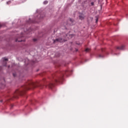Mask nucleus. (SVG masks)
Listing matches in <instances>:
<instances>
[{"instance_id": "1", "label": "nucleus", "mask_w": 128, "mask_h": 128, "mask_svg": "<svg viewBox=\"0 0 128 128\" xmlns=\"http://www.w3.org/2000/svg\"><path fill=\"white\" fill-rule=\"evenodd\" d=\"M70 71L68 70L62 71L60 72L58 75H54V76H53L54 80L52 82H48L47 85L45 86L52 89L54 86V84H58V82L62 84V81L60 80H64V74L68 76V74H70Z\"/></svg>"}, {"instance_id": "2", "label": "nucleus", "mask_w": 128, "mask_h": 128, "mask_svg": "<svg viewBox=\"0 0 128 128\" xmlns=\"http://www.w3.org/2000/svg\"><path fill=\"white\" fill-rule=\"evenodd\" d=\"M32 86L34 88H36V86H40L42 88V84L38 82L37 83L32 82Z\"/></svg>"}, {"instance_id": "3", "label": "nucleus", "mask_w": 128, "mask_h": 128, "mask_svg": "<svg viewBox=\"0 0 128 128\" xmlns=\"http://www.w3.org/2000/svg\"><path fill=\"white\" fill-rule=\"evenodd\" d=\"M54 43L56 44V42H64V39L62 38H58L56 40H54Z\"/></svg>"}, {"instance_id": "4", "label": "nucleus", "mask_w": 128, "mask_h": 128, "mask_svg": "<svg viewBox=\"0 0 128 128\" xmlns=\"http://www.w3.org/2000/svg\"><path fill=\"white\" fill-rule=\"evenodd\" d=\"M126 48V46L124 45H122V46H118L116 48V49L117 50H124V48Z\"/></svg>"}, {"instance_id": "5", "label": "nucleus", "mask_w": 128, "mask_h": 128, "mask_svg": "<svg viewBox=\"0 0 128 128\" xmlns=\"http://www.w3.org/2000/svg\"><path fill=\"white\" fill-rule=\"evenodd\" d=\"M79 18H80V20H82L84 19V16L82 15H80L79 16Z\"/></svg>"}, {"instance_id": "6", "label": "nucleus", "mask_w": 128, "mask_h": 128, "mask_svg": "<svg viewBox=\"0 0 128 128\" xmlns=\"http://www.w3.org/2000/svg\"><path fill=\"white\" fill-rule=\"evenodd\" d=\"M15 42H26V40H18V39H16Z\"/></svg>"}, {"instance_id": "7", "label": "nucleus", "mask_w": 128, "mask_h": 128, "mask_svg": "<svg viewBox=\"0 0 128 128\" xmlns=\"http://www.w3.org/2000/svg\"><path fill=\"white\" fill-rule=\"evenodd\" d=\"M3 59V62H8V59L6 58H2Z\"/></svg>"}, {"instance_id": "8", "label": "nucleus", "mask_w": 128, "mask_h": 128, "mask_svg": "<svg viewBox=\"0 0 128 128\" xmlns=\"http://www.w3.org/2000/svg\"><path fill=\"white\" fill-rule=\"evenodd\" d=\"M104 55H102V54H99L98 56V58H104Z\"/></svg>"}, {"instance_id": "9", "label": "nucleus", "mask_w": 128, "mask_h": 128, "mask_svg": "<svg viewBox=\"0 0 128 128\" xmlns=\"http://www.w3.org/2000/svg\"><path fill=\"white\" fill-rule=\"evenodd\" d=\"M48 0H46L44 2V4H48Z\"/></svg>"}, {"instance_id": "10", "label": "nucleus", "mask_w": 128, "mask_h": 128, "mask_svg": "<svg viewBox=\"0 0 128 128\" xmlns=\"http://www.w3.org/2000/svg\"><path fill=\"white\" fill-rule=\"evenodd\" d=\"M11 3H12V1H10V0H9L6 2L7 4H11Z\"/></svg>"}, {"instance_id": "11", "label": "nucleus", "mask_w": 128, "mask_h": 128, "mask_svg": "<svg viewBox=\"0 0 128 128\" xmlns=\"http://www.w3.org/2000/svg\"><path fill=\"white\" fill-rule=\"evenodd\" d=\"M70 22L72 23V22H74V20L72 19V18H70Z\"/></svg>"}, {"instance_id": "12", "label": "nucleus", "mask_w": 128, "mask_h": 128, "mask_svg": "<svg viewBox=\"0 0 128 128\" xmlns=\"http://www.w3.org/2000/svg\"><path fill=\"white\" fill-rule=\"evenodd\" d=\"M91 6H94V2H91Z\"/></svg>"}, {"instance_id": "13", "label": "nucleus", "mask_w": 128, "mask_h": 128, "mask_svg": "<svg viewBox=\"0 0 128 128\" xmlns=\"http://www.w3.org/2000/svg\"><path fill=\"white\" fill-rule=\"evenodd\" d=\"M88 50H90V48H87L85 50V52H88Z\"/></svg>"}, {"instance_id": "14", "label": "nucleus", "mask_w": 128, "mask_h": 128, "mask_svg": "<svg viewBox=\"0 0 128 128\" xmlns=\"http://www.w3.org/2000/svg\"><path fill=\"white\" fill-rule=\"evenodd\" d=\"M13 76H14V78H16V73H14L13 74Z\"/></svg>"}, {"instance_id": "15", "label": "nucleus", "mask_w": 128, "mask_h": 128, "mask_svg": "<svg viewBox=\"0 0 128 128\" xmlns=\"http://www.w3.org/2000/svg\"><path fill=\"white\" fill-rule=\"evenodd\" d=\"M98 22V18H96V22Z\"/></svg>"}, {"instance_id": "16", "label": "nucleus", "mask_w": 128, "mask_h": 128, "mask_svg": "<svg viewBox=\"0 0 128 128\" xmlns=\"http://www.w3.org/2000/svg\"><path fill=\"white\" fill-rule=\"evenodd\" d=\"M14 108V104H11V108Z\"/></svg>"}, {"instance_id": "17", "label": "nucleus", "mask_w": 128, "mask_h": 128, "mask_svg": "<svg viewBox=\"0 0 128 128\" xmlns=\"http://www.w3.org/2000/svg\"><path fill=\"white\" fill-rule=\"evenodd\" d=\"M6 64L4 65V66H6V62H5Z\"/></svg>"}, {"instance_id": "18", "label": "nucleus", "mask_w": 128, "mask_h": 128, "mask_svg": "<svg viewBox=\"0 0 128 128\" xmlns=\"http://www.w3.org/2000/svg\"><path fill=\"white\" fill-rule=\"evenodd\" d=\"M34 42H36V39H34Z\"/></svg>"}, {"instance_id": "19", "label": "nucleus", "mask_w": 128, "mask_h": 128, "mask_svg": "<svg viewBox=\"0 0 128 128\" xmlns=\"http://www.w3.org/2000/svg\"><path fill=\"white\" fill-rule=\"evenodd\" d=\"M0 70H2V67L0 66Z\"/></svg>"}, {"instance_id": "20", "label": "nucleus", "mask_w": 128, "mask_h": 128, "mask_svg": "<svg viewBox=\"0 0 128 128\" xmlns=\"http://www.w3.org/2000/svg\"><path fill=\"white\" fill-rule=\"evenodd\" d=\"M2 26V24H0V28Z\"/></svg>"}, {"instance_id": "21", "label": "nucleus", "mask_w": 128, "mask_h": 128, "mask_svg": "<svg viewBox=\"0 0 128 128\" xmlns=\"http://www.w3.org/2000/svg\"><path fill=\"white\" fill-rule=\"evenodd\" d=\"M84 2H86V1H84Z\"/></svg>"}, {"instance_id": "22", "label": "nucleus", "mask_w": 128, "mask_h": 128, "mask_svg": "<svg viewBox=\"0 0 128 128\" xmlns=\"http://www.w3.org/2000/svg\"><path fill=\"white\" fill-rule=\"evenodd\" d=\"M26 60H28V59H26Z\"/></svg>"}, {"instance_id": "23", "label": "nucleus", "mask_w": 128, "mask_h": 128, "mask_svg": "<svg viewBox=\"0 0 128 128\" xmlns=\"http://www.w3.org/2000/svg\"><path fill=\"white\" fill-rule=\"evenodd\" d=\"M76 52H78V50H76Z\"/></svg>"}, {"instance_id": "24", "label": "nucleus", "mask_w": 128, "mask_h": 128, "mask_svg": "<svg viewBox=\"0 0 128 128\" xmlns=\"http://www.w3.org/2000/svg\"><path fill=\"white\" fill-rule=\"evenodd\" d=\"M8 68H10V66H8Z\"/></svg>"}, {"instance_id": "25", "label": "nucleus", "mask_w": 128, "mask_h": 128, "mask_svg": "<svg viewBox=\"0 0 128 128\" xmlns=\"http://www.w3.org/2000/svg\"><path fill=\"white\" fill-rule=\"evenodd\" d=\"M0 102H2V101H0Z\"/></svg>"}]
</instances>
